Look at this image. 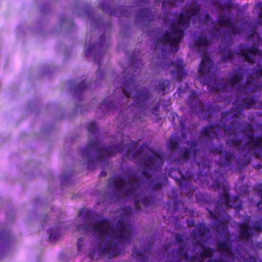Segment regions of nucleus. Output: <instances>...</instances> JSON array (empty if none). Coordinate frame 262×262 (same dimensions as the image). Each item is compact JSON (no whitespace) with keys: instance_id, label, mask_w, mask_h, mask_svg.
Returning a JSON list of instances; mask_svg holds the SVG:
<instances>
[{"instance_id":"obj_1","label":"nucleus","mask_w":262,"mask_h":262,"mask_svg":"<svg viewBox=\"0 0 262 262\" xmlns=\"http://www.w3.org/2000/svg\"><path fill=\"white\" fill-rule=\"evenodd\" d=\"M122 214L119 216L115 229L113 228L107 219L96 221L94 224L83 223L77 226L76 228L79 231L90 230L104 236L110 235L116 241L106 240L104 246L99 247L100 256L106 255L107 258L110 259L120 255L121 245L129 244L132 240L133 229L128 221L132 216L133 209L129 206H124L122 208Z\"/></svg>"},{"instance_id":"obj_2","label":"nucleus","mask_w":262,"mask_h":262,"mask_svg":"<svg viewBox=\"0 0 262 262\" xmlns=\"http://www.w3.org/2000/svg\"><path fill=\"white\" fill-rule=\"evenodd\" d=\"M257 104V100L254 96H243L238 95L233 102V107L229 111L222 113L221 122L225 121L221 126L224 134L231 137L226 141V144L234 148L239 147L243 139L235 130L238 127V118L244 109L254 108Z\"/></svg>"},{"instance_id":"obj_3","label":"nucleus","mask_w":262,"mask_h":262,"mask_svg":"<svg viewBox=\"0 0 262 262\" xmlns=\"http://www.w3.org/2000/svg\"><path fill=\"white\" fill-rule=\"evenodd\" d=\"M126 150L127 157H129L130 151L128 148H127L124 143L120 142L117 145L112 144L108 146L100 144L99 140L97 139L91 140L89 141L88 145L82 149L81 156L88 160V168L89 170L93 169L94 159L91 156L92 151H95L97 152V159L101 162H105L112 157L115 156L117 152L122 154Z\"/></svg>"},{"instance_id":"obj_4","label":"nucleus","mask_w":262,"mask_h":262,"mask_svg":"<svg viewBox=\"0 0 262 262\" xmlns=\"http://www.w3.org/2000/svg\"><path fill=\"white\" fill-rule=\"evenodd\" d=\"M190 21V16H188L184 12L181 13L176 21L170 24V32L165 31L157 39L154 51L156 52L159 50V46L161 43L164 46L168 45L171 49L177 52L184 36V30L180 26L184 29H186L189 27Z\"/></svg>"},{"instance_id":"obj_5","label":"nucleus","mask_w":262,"mask_h":262,"mask_svg":"<svg viewBox=\"0 0 262 262\" xmlns=\"http://www.w3.org/2000/svg\"><path fill=\"white\" fill-rule=\"evenodd\" d=\"M163 163L162 156L156 151H152L151 155L145 156L141 159V173L147 181L148 186L152 191H158L162 188V177L157 174L152 178V174L159 171Z\"/></svg>"},{"instance_id":"obj_6","label":"nucleus","mask_w":262,"mask_h":262,"mask_svg":"<svg viewBox=\"0 0 262 262\" xmlns=\"http://www.w3.org/2000/svg\"><path fill=\"white\" fill-rule=\"evenodd\" d=\"M215 179H213V176H212L211 179L213 180L212 184V187L215 189L222 188L223 193H220L217 203H221L228 208H236L240 210L242 208V203H238L239 196L230 197L229 194L230 186L228 185L223 184L225 181L224 175L221 172L215 171Z\"/></svg>"},{"instance_id":"obj_7","label":"nucleus","mask_w":262,"mask_h":262,"mask_svg":"<svg viewBox=\"0 0 262 262\" xmlns=\"http://www.w3.org/2000/svg\"><path fill=\"white\" fill-rule=\"evenodd\" d=\"M241 68L234 69L233 73L230 74L227 81L229 83L225 82L223 78L217 77L210 80H204L202 81L203 85H207L211 87L210 90L212 92H225L227 90L229 84L234 86L240 83L243 79L244 73L242 72Z\"/></svg>"},{"instance_id":"obj_8","label":"nucleus","mask_w":262,"mask_h":262,"mask_svg":"<svg viewBox=\"0 0 262 262\" xmlns=\"http://www.w3.org/2000/svg\"><path fill=\"white\" fill-rule=\"evenodd\" d=\"M138 86L135 83V78L131 77L125 78L121 87L123 94L127 98L131 97L133 91L136 93L133 99L135 103L142 106L150 98L151 94L148 90L143 88L138 89Z\"/></svg>"},{"instance_id":"obj_9","label":"nucleus","mask_w":262,"mask_h":262,"mask_svg":"<svg viewBox=\"0 0 262 262\" xmlns=\"http://www.w3.org/2000/svg\"><path fill=\"white\" fill-rule=\"evenodd\" d=\"M242 132L245 134L247 141L240 147L241 152H243L249 147V150H254L253 154L256 158H260L262 157V136H254L253 125L250 123H246Z\"/></svg>"},{"instance_id":"obj_10","label":"nucleus","mask_w":262,"mask_h":262,"mask_svg":"<svg viewBox=\"0 0 262 262\" xmlns=\"http://www.w3.org/2000/svg\"><path fill=\"white\" fill-rule=\"evenodd\" d=\"M200 151V148H195L191 149V148L185 147L180 153V158L184 162H188L191 157L193 161H195L199 167V175L200 177H206L209 171V162L207 159H205L203 162L197 161V156Z\"/></svg>"},{"instance_id":"obj_11","label":"nucleus","mask_w":262,"mask_h":262,"mask_svg":"<svg viewBox=\"0 0 262 262\" xmlns=\"http://www.w3.org/2000/svg\"><path fill=\"white\" fill-rule=\"evenodd\" d=\"M254 78H262V66L253 70L252 74L247 76L246 82L242 87V91L245 93L252 94L262 90V83L254 80Z\"/></svg>"},{"instance_id":"obj_12","label":"nucleus","mask_w":262,"mask_h":262,"mask_svg":"<svg viewBox=\"0 0 262 262\" xmlns=\"http://www.w3.org/2000/svg\"><path fill=\"white\" fill-rule=\"evenodd\" d=\"M196 93L192 92L190 96V107L194 110L198 117L201 120H208L212 115L213 111L211 108L206 107L203 103L198 100Z\"/></svg>"},{"instance_id":"obj_13","label":"nucleus","mask_w":262,"mask_h":262,"mask_svg":"<svg viewBox=\"0 0 262 262\" xmlns=\"http://www.w3.org/2000/svg\"><path fill=\"white\" fill-rule=\"evenodd\" d=\"M236 158L235 152L232 150H225L222 154L219 157V160L217 161V164L220 167L224 169H229L231 170L234 164V161L236 162V165L238 168H241L244 166L243 161L241 158Z\"/></svg>"},{"instance_id":"obj_14","label":"nucleus","mask_w":262,"mask_h":262,"mask_svg":"<svg viewBox=\"0 0 262 262\" xmlns=\"http://www.w3.org/2000/svg\"><path fill=\"white\" fill-rule=\"evenodd\" d=\"M237 54L242 56L246 61L250 64L255 62L254 56H262V52L259 49L258 45L248 46L244 43H241L239 45Z\"/></svg>"},{"instance_id":"obj_15","label":"nucleus","mask_w":262,"mask_h":262,"mask_svg":"<svg viewBox=\"0 0 262 262\" xmlns=\"http://www.w3.org/2000/svg\"><path fill=\"white\" fill-rule=\"evenodd\" d=\"M101 8L103 12L107 13L110 15H114L120 17L122 16H130L133 11V7L117 5L113 8L110 4L102 3L101 4Z\"/></svg>"},{"instance_id":"obj_16","label":"nucleus","mask_w":262,"mask_h":262,"mask_svg":"<svg viewBox=\"0 0 262 262\" xmlns=\"http://www.w3.org/2000/svg\"><path fill=\"white\" fill-rule=\"evenodd\" d=\"M206 210L208 211L210 215V219L213 222V225L215 230L219 234H226L227 233V225L226 223L222 221L219 217V211L221 208L219 207L218 205L215 206L214 210L212 211L206 208Z\"/></svg>"},{"instance_id":"obj_17","label":"nucleus","mask_w":262,"mask_h":262,"mask_svg":"<svg viewBox=\"0 0 262 262\" xmlns=\"http://www.w3.org/2000/svg\"><path fill=\"white\" fill-rule=\"evenodd\" d=\"M165 66L169 68L172 67L173 70H171L170 73L172 76H176L179 82L181 83L183 80V78L187 75L186 72L184 69L185 64L183 60L178 58L175 61L170 60V62L167 64H163V68L164 69Z\"/></svg>"},{"instance_id":"obj_18","label":"nucleus","mask_w":262,"mask_h":262,"mask_svg":"<svg viewBox=\"0 0 262 262\" xmlns=\"http://www.w3.org/2000/svg\"><path fill=\"white\" fill-rule=\"evenodd\" d=\"M220 124H211L202 127L199 135L200 140H204L206 142L212 143L213 139L217 136Z\"/></svg>"},{"instance_id":"obj_19","label":"nucleus","mask_w":262,"mask_h":262,"mask_svg":"<svg viewBox=\"0 0 262 262\" xmlns=\"http://www.w3.org/2000/svg\"><path fill=\"white\" fill-rule=\"evenodd\" d=\"M128 183L132 186L123 190V193L125 196H130L135 191L136 188H139L141 186L142 181L138 177L136 173L134 171L132 175L128 177Z\"/></svg>"},{"instance_id":"obj_20","label":"nucleus","mask_w":262,"mask_h":262,"mask_svg":"<svg viewBox=\"0 0 262 262\" xmlns=\"http://www.w3.org/2000/svg\"><path fill=\"white\" fill-rule=\"evenodd\" d=\"M154 15L151 8L140 9L135 15V23L137 25L144 21L150 22L154 20Z\"/></svg>"},{"instance_id":"obj_21","label":"nucleus","mask_w":262,"mask_h":262,"mask_svg":"<svg viewBox=\"0 0 262 262\" xmlns=\"http://www.w3.org/2000/svg\"><path fill=\"white\" fill-rule=\"evenodd\" d=\"M142 195L141 192L137 193L133 196V200L136 211H139L140 209V202L143 204L145 207L152 205L154 202V197L151 195L145 196L141 197Z\"/></svg>"},{"instance_id":"obj_22","label":"nucleus","mask_w":262,"mask_h":262,"mask_svg":"<svg viewBox=\"0 0 262 262\" xmlns=\"http://www.w3.org/2000/svg\"><path fill=\"white\" fill-rule=\"evenodd\" d=\"M107 185L115 191H120L126 186L125 180L121 176H115L108 179Z\"/></svg>"},{"instance_id":"obj_23","label":"nucleus","mask_w":262,"mask_h":262,"mask_svg":"<svg viewBox=\"0 0 262 262\" xmlns=\"http://www.w3.org/2000/svg\"><path fill=\"white\" fill-rule=\"evenodd\" d=\"M213 68V63L208 57H204L200 63L199 68V73L200 76L206 77L209 76Z\"/></svg>"},{"instance_id":"obj_24","label":"nucleus","mask_w":262,"mask_h":262,"mask_svg":"<svg viewBox=\"0 0 262 262\" xmlns=\"http://www.w3.org/2000/svg\"><path fill=\"white\" fill-rule=\"evenodd\" d=\"M251 228L247 223H241L238 225L239 237L245 242L249 241L252 237Z\"/></svg>"},{"instance_id":"obj_25","label":"nucleus","mask_w":262,"mask_h":262,"mask_svg":"<svg viewBox=\"0 0 262 262\" xmlns=\"http://www.w3.org/2000/svg\"><path fill=\"white\" fill-rule=\"evenodd\" d=\"M228 238H226V240L221 241L216 240L215 244L217 250L221 253H224L225 256H233L234 253L231 249V245L227 243Z\"/></svg>"},{"instance_id":"obj_26","label":"nucleus","mask_w":262,"mask_h":262,"mask_svg":"<svg viewBox=\"0 0 262 262\" xmlns=\"http://www.w3.org/2000/svg\"><path fill=\"white\" fill-rule=\"evenodd\" d=\"M180 188L183 191L188 194L192 195L194 189L192 190L193 185L192 182L189 179L186 178L184 176L182 177V179L179 180L178 183Z\"/></svg>"},{"instance_id":"obj_27","label":"nucleus","mask_w":262,"mask_h":262,"mask_svg":"<svg viewBox=\"0 0 262 262\" xmlns=\"http://www.w3.org/2000/svg\"><path fill=\"white\" fill-rule=\"evenodd\" d=\"M219 52L221 55V59L223 61H227L229 62L233 61L234 58V54L232 50L227 47L221 46L219 48Z\"/></svg>"},{"instance_id":"obj_28","label":"nucleus","mask_w":262,"mask_h":262,"mask_svg":"<svg viewBox=\"0 0 262 262\" xmlns=\"http://www.w3.org/2000/svg\"><path fill=\"white\" fill-rule=\"evenodd\" d=\"M171 84L169 80H160L157 85L155 86V90L158 92H162L165 95L170 91Z\"/></svg>"},{"instance_id":"obj_29","label":"nucleus","mask_w":262,"mask_h":262,"mask_svg":"<svg viewBox=\"0 0 262 262\" xmlns=\"http://www.w3.org/2000/svg\"><path fill=\"white\" fill-rule=\"evenodd\" d=\"M151 247V244H150L148 248L146 249L144 252L139 251H133L132 252V255L133 257H136L137 259L141 261H146L150 254Z\"/></svg>"},{"instance_id":"obj_30","label":"nucleus","mask_w":262,"mask_h":262,"mask_svg":"<svg viewBox=\"0 0 262 262\" xmlns=\"http://www.w3.org/2000/svg\"><path fill=\"white\" fill-rule=\"evenodd\" d=\"M206 233V227L204 223H199L195 227V232L191 234L193 238H195L198 236L203 237Z\"/></svg>"},{"instance_id":"obj_31","label":"nucleus","mask_w":262,"mask_h":262,"mask_svg":"<svg viewBox=\"0 0 262 262\" xmlns=\"http://www.w3.org/2000/svg\"><path fill=\"white\" fill-rule=\"evenodd\" d=\"M217 21L221 27H227L228 28H230V26H232L231 19L224 14H220L218 16Z\"/></svg>"},{"instance_id":"obj_32","label":"nucleus","mask_w":262,"mask_h":262,"mask_svg":"<svg viewBox=\"0 0 262 262\" xmlns=\"http://www.w3.org/2000/svg\"><path fill=\"white\" fill-rule=\"evenodd\" d=\"M200 10L201 8L200 6L190 4L188 7V9H186L184 12L188 16H190V18L191 19L192 16H196L199 14Z\"/></svg>"},{"instance_id":"obj_33","label":"nucleus","mask_w":262,"mask_h":262,"mask_svg":"<svg viewBox=\"0 0 262 262\" xmlns=\"http://www.w3.org/2000/svg\"><path fill=\"white\" fill-rule=\"evenodd\" d=\"M181 140L179 137H171L169 139L167 146L168 149L171 151L176 150L178 149Z\"/></svg>"},{"instance_id":"obj_34","label":"nucleus","mask_w":262,"mask_h":262,"mask_svg":"<svg viewBox=\"0 0 262 262\" xmlns=\"http://www.w3.org/2000/svg\"><path fill=\"white\" fill-rule=\"evenodd\" d=\"M209 44L210 41L203 35L198 36L194 42V46L197 48H206Z\"/></svg>"},{"instance_id":"obj_35","label":"nucleus","mask_w":262,"mask_h":262,"mask_svg":"<svg viewBox=\"0 0 262 262\" xmlns=\"http://www.w3.org/2000/svg\"><path fill=\"white\" fill-rule=\"evenodd\" d=\"M237 254L238 258L242 259L243 262H257L256 257L249 254L246 250L245 251L244 255L240 253L239 251H238Z\"/></svg>"},{"instance_id":"obj_36","label":"nucleus","mask_w":262,"mask_h":262,"mask_svg":"<svg viewBox=\"0 0 262 262\" xmlns=\"http://www.w3.org/2000/svg\"><path fill=\"white\" fill-rule=\"evenodd\" d=\"M100 108L103 113L108 112L116 108L115 105L112 101H108L107 99L103 100L100 103Z\"/></svg>"},{"instance_id":"obj_37","label":"nucleus","mask_w":262,"mask_h":262,"mask_svg":"<svg viewBox=\"0 0 262 262\" xmlns=\"http://www.w3.org/2000/svg\"><path fill=\"white\" fill-rule=\"evenodd\" d=\"M225 150L224 146L223 144H219L218 145H212L209 148V152L215 156L217 155L219 156L221 155L224 153Z\"/></svg>"},{"instance_id":"obj_38","label":"nucleus","mask_w":262,"mask_h":262,"mask_svg":"<svg viewBox=\"0 0 262 262\" xmlns=\"http://www.w3.org/2000/svg\"><path fill=\"white\" fill-rule=\"evenodd\" d=\"M203 250L201 251L199 254V256L202 258H208L211 257L213 255V253L215 251L214 249L207 247L203 248Z\"/></svg>"},{"instance_id":"obj_39","label":"nucleus","mask_w":262,"mask_h":262,"mask_svg":"<svg viewBox=\"0 0 262 262\" xmlns=\"http://www.w3.org/2000/svg\"><path fill=\"white\" fill-rule=\"evenodd\" d=\"M138 53V54H140V51L139 50H134L133 52V54L131 56L130 59V63L132 67L135 68H139V65L141 64V62L140 60L138 58H137L135 55Z\"/></svg>"},{"instance_id":"obj_40","label":"nucleus","mask_w":262,"mask_h":262,"mask_svg":"<svg viewBox=\"0 0 262 262\" xmlns=\"http://www.w3.org/2000/svg\"><path fill=\"white\" fill-rule=\"evenodd\" d=\"M88 86L84 80L80 82L74 89V95L82 93L87 89Z\"/></svg>"},{"instance_id":"obj_41","label":"nucleus","mask_w":262,"mask_h":262,"mask_svg":"<svg viewBox=\"0 0 262 262\" xmlns=\"http://www.w3.org/2000/svg\"><path fill=\"white\" fill-rule=\"evenodd\" d=\"M253 230L257 233L262 232V217L253 223Z\"/></svg>"},{"instance_id":"obj_42","label":"nucleus","mask_w":262,"mask_h":262,"mask_svg":"<svg viewBox=\"0 0 262 262\" xmlns=\"http://www.w3.org/2000/svg\"><path fill=\"white\" fill-rule=\"evenodd\" d=\"M88 130L92 134H96L98 131L97 125L94 121L90 122L88 125Z\"/></svg>"},{"instance_id":"obj_43","label":"nucleus","mask_w":262,"mask_h":262,"mask_svg":"<svg viewBox=\"0 0 262 262\" xmlns=\"http://www.w3.org/2000/svg\"><path fill=\"white\" fill-rule=\"evenodd\" d=\"M102 59V55L101 54H99L98 53L95 54L94 55V61L98 64V69L96 71V73L99 74L100 73V60Z\"/></svg>"},{"instance_id":"obj_44","label":"nucleus","mask_w":262,"mask_h":262,"mask_svg":"<svg viewBox=\"0 0 262 262\" xmlns=\"http://www.w3.org/2000/svg\"><path fill=\"white\" fill-rule=\"evenodd\" d=\"M233 7V5L231 2H228L225 3L224 5L221 6V8L223 10L226 11H231V9Z\"/></svg>"},{"instance_id":"obj_45","label":"nucleus","mask_w":262,"mask_h":262,"mask_svg":"<svg viewBox=\"0 0 262 262\" xmlns=\"http://www.w3.org/2000/svg\"><path fill=\"white\" fill-rule=\"evenodd\" d=\"M174 237L176 241L178 243H179V244H182L183 245V246H184L185 243L183 239V237L181 234L176 233Z\"/></svg>"},{"instance_id":"obj_46","label":"nucleus","mask_w":262,"mask_h":262,"mask_svg":"<svg viewBox=\"0 0 262 262\" xmlns=\"http://www.w3.org/2000/svg\"><path fill=\"white\" fill-rule=\"evenodd\" d=\"M186 144L189 145L190 146L189 148H191V149H194L195 148H198V141L196 140L188 141L186 143Z\"/></svg>"},{"instance_id":"obj_47","label":"nucleus","mask_w":262,"mask_h":262,"mask_svg":"<svg viewBox=\"0 0 262 262\" xmlns=\"http://www.w3.org/2000/svg\"><path fill=\"white\" fill-rule=\"evenodd\" d=\"M94 48H95V45H93V44L90 45L89 47L88 48V49H86L84 51V55L86 57L89 56L90 54H91L92 51L94 49Z\"/></svg>"},{"instance_id":"obj_48","label":"nucleus","mask_w":262,"mask_h":262,"mask_svg":"<svg viewBox=\"0 0 262 262\" xmlns=\"http://www.w3.org/2000/svg\"><path fill=\"white\" fill-rule=\"evenodd\" d=\"M108 39L104 34H102L99 38V46H102L105 42H107Z\"/></svg>"},{"instance_id":"obj_49","label":"nucleus","mask_w":262,"mask_h":262,"mask_svg":"<svg viewBox=\"0 0 262 262\" xmlns=\"http://www.w3.org/2000/svg\"><path fill=\"white\" fill-rule=\"evenodd\" d=\"M142 152L143 150L141 148H139L133 152V155L131 156L132 159H136L138 156L141 155Z\"/></svg>"},{"instance_id":"obj_50","label":"nucleus","mask_w":262,"mask_h":262,"mask_svg":"<svg viewBox=\"0 0 262 262\" xmlns=\"http://www.w3.org/2000/svg\"><path fill=\"white\" fill-rule=\"evenodd\" d=\"M59 237V235L56 234L55 232H51L49 235V240L51 242H53L56 239H57Z\"/></svg>"},{"instance_id":"obj_51","label":"nucleus","mask_w":262,"mask_h":262,"mask_svg":"<svg viewBox=\"0 0 262 262\" xmlns=\"http://www.w3.org/2000/svg\"><path fill=\"white\" fill-rule=\"evenodd\" d=\"M230 30V31L234 34H240L241 30L237 27L235 26L233 24V22L232 23V26H230V28H228Z\"/></svg>"},{"instance_id":"obj_52","label":"nucleus","mask_w":262,"mask_h":262,"mask_svg":"<svg viewBox=\"0 0 262 262\" xmlns=\"http://www.w3.org/2000/svg\"><path fill=\"white\" fill-rule=\"evenodd\" d=\"M83 239L82 238H79L77 243V250L78 251H80L82 249L83 244H82Z\"/></svg>"},{"instance_id":"obj_53","label":"nucleus","mask_w":262,"mask_h":262,"mask_svg":"<svg viewBox=\"0 0 262 262\" xmlns=\"http://www.w3.org/2000/svg\"><path fill=\"white\" fill-rule=\"evenodd\" d=\"M253 248L255 250H260L262 249V242H256L253 245Z\"/></svg>"},{"instance_id":"obj_54","label":"nucleus","mask_w":262,"mask_h":262,"mask_svg":"<svg viewBox=\"0 0 262 262\" xmlns=\"http://www.w3.org/2000/svg\"><path fill=\"white\" fill-rule=\"evenodd\" d=\"M179 126L180 127L181 132L184 131L186 129L185 122L183 120H181L179 122Z\"/></svg>"},{"instance_id":"obj_55","label":"nucleus","mask_w":262,"mask_h":262,"mask_svg":"<svg viewBox=\"0 0 262 262\" xmlns=\"http://www.w3.org/2000/svg\"><path fill=\"white\" fill-rule=\"evenodd\" d=\"M180 202L178 201L177 199H175L173 201V211H176L179 206Z\"/></svg>"},{"instance_id":"obj_56","label":"nucleus","mask_w":262,"mask_h":262,"mask_svg":"<svg viewBox=\"0 0 262 262\" xmlns=\"http://www.w3.org/2000/svg\"><path fill=\"white\" fill-rule=\"evenodd\" d=\"M159 110V106L158 105H156L151 109V113L155 115H157V114H156V113L158 112Z\"/></svg>"},{"instance_id":"obj_57","label":"nucleus","mask_w":262,"mask_h":262,"mask_svg":"<svg viewBox=\"0 0 262 262\" xmlns=\"http://www.w3.org/2000/svg\"><path fill=\"white\" fill-rule=\"evenodd\" d=\"M194 245L196 247H200L202 248H204V245L200 240H197L194 242Z\"/></svg>"},{"instance_id":"obj_58","label":"nucleus","mask_w":262,"mask_h":262,"mask_svg":"<svg viewBox=\"0 0 262 262\" xmlns=\"http://www.w3.org/2000/svg\"><path fill=\"white\" fill-rule=\"evenodd\" d=\"M182 257L187 260H188L190 258V256L187 252H185L183 253Z\"/></svg>"},{"instance_id":"obj_59","label":"nucleus","mask_w":262,"mask_h":262,"mask_svg":"<svg viewBox=\"0 0 262 262\" xmlns=\"http://www.w3.org/2000/svg\"><path fill=\"white\" fill-rule=\"evenodd\" d=\"M197 258V256L196 255H192L191 256H190V258L188 260V261H190L191 262H195V260Z\"/></svg>"},{"instance_id":"obj_60","label":"nucleus","mask_w":262,"mask_h":262,"mask_svg":"<svg viewBox=\"0 0 262 262\" xmlns=\"http://www.w3.org/2000/svg\"><path fill=\"white\" fill-rule=\"evenodd\" d=\"M204 19L205 21H208L210 19V16L209 14H206L204 15Z\"/></svg>"},{"instance_id":"obj_61","label":"nucleus","mask_w":262,"mask_h":262,"mask_svg":"<svg viewBox=\"0 0 262 262\" xmlns=\"http://www.w3.org/2000/svg\"><path fill=\"white\" fill-rule=\"evenodd\" d=\"M257 207L258 209L262 210V201H260L257 204Z\"/></svg>"},{"instance_id":"obj_62","label":"nucleus","mask_w":262,"mask_h":262,"mask_svg":"<svg viewBox=\"0 0 262 262\" xmlns=\"http://www.w3.org/2000/svg\"><path fill=\"white\" fill-rule=\"evenodd\" d=\"M6 234H7V233L4 230L0 231V237L3 238Z\"/></svg>"},{"instance_id":"obj_63","label":"nucleus","mask_w":262,"mask_h":262,"mask_svg":"<svg viewBox=\"0 0 262 262\" xmlns=\"http://www.w3.org/2000/svg\"><path fill=\"white\" fill-rule=\"evenodd\" d=\"M149 1V0H139L138 3L140 4H144L148 3Z\"/></svg>"},{"instance_id":"obj_64","label":"nucleus","mask_w":262,"mask_h":262,"mask_svg":"<svg viewBox=\"0 0 262 262\" xmlns=\"http://www.w3.org/2000/svg\"><path fill=\"white\" fill-rule=\"evenodd\" d=\"M106 175L107 172L105 171H102L99 174V176L100 177H105Z\"/></svg>"}]
</instances>
